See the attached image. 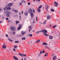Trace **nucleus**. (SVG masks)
Returning <instances> with one entry per match:
<instances>
[{
	"instance_id": "nucleus-1",
	"label": "nucleus",
	"mask_w": 60,
	"mask_h": 60,
	"mask_svg": "<svg viewBox=\"0 0 60 60\" xmlns=\"http://www.w3.org/2000/svg\"><path fill=\"white\" fill-rule=\"evenodd\" d=\"M40 32H43V33L44 35L46 36H49V35L48 34H47L44 33V30H41L39 31H37L36 32V34H38Z\"/></svg>"
},
{
	"instance_id": "nucleus-2",
	"label": "nucleus",
	"mask_w": 60,
	"mask_h": 60,
	"mask_svg": "<svg viewBox=\"0 0 60 60\" xmlns=\"http://www.w3.org/2000/svg\"><path fill=\"white\" fill-rule=\"evenodd\" d=\"M13 5V4L9 3L7 5V10H11V8H10L11 6Z\"/></svg>"
},
{
	"instance_id": "nucleus-3",
	"label": "nucleus",
	"mask_w": 60,
	"mask_h": 60,
	"mask_svg": "<svg viewBox=\"0 0 60 60\" xmlns=\"http://www.w3.org/2000/svg\"><path fill=\"white\" fill-rule=\"evenodd\" d=\"M10 29L11 30H13L14 31L16 30V28H15L14 27H10Z\"/></svg>"
},
{
	"instance_id": "nucleus-4",
	"label": "nucleus",
	"mask_w": 60,
	"mask_h": 60,
	"mask_svg": "<svg viewBox=\"0 0 60 60\" xmlns=\"http://www.w3.org/2000/svg\"><path fill=\"white\" fill-rule=\"evenodd\" d=\"M55 6L56 7H57V5H58V4L56 2H54Z\"/></svg>"
},
{
	"instance_id": "nucleus-5",
	"label": "nucleus",
	"mask_w": 60,
	"mask_h": 60,
	"mask_svg": "<svg viewBox=\"0 0 60 60\" xmlns=\"http://www.w3.org/2000/svg\"><path fill=\"white\" fill-rule=\"evenodd\" d=\"M22 25L21 24H20L19 26L17 28L18 30H20V29H21V27Z\"/></svg>"
},
{
	"instance_id": "nucleus-6",
	"label": "nucleus",
	"mask_w": 60,
	"mask_h": 60,
	"mask_svg": "<svg viewBox=\"0 0 60 60\" xmlns=\"http://www.w3.org/2000/svg\"><path fill=\"white\" fill-rule=\"evenodd\" d=\"M2 48L3 49H6V45L5 44H4L2 46Z\"/></svg>"
},
{
	"instance_id": "nucleus-7",
	"label": "nucleus",
	"mask_w": 60,
	"mask_h": 60,
	"mask_svg": "<svg viewBox=\"0 0 60 60\" xmlns=\"http://www.w3.org/2000/svg\"><path fill=\"white\" fill-rule=\"evenodd\" d=\"M29 32H30V31L32 30V26H29Z\"/></svg>"
},
{
	"instance_id": "nucleus-8",
	"label": "nucleus",
	"mask_w": 60,
	"mask_h": 60,
	"mask_svg": "<svg viewBox=\"0 0 60 60\" xmlns=\"http://www.w3.org/2000/svg\"><path fill=\"white\" fill-rule=\"evenodd\" d=\"M13 58L15 60H18V58L16 57L15 56H14L13 57Z\"/></svg>"
},
{
	"instance_id": "nucleus-9",
	"label": "nucleus",
	"mask_w": 60,
	"mask_h": 60,
	"mask_svg": "<svg viewBox=\"0 0 60 60\" xmlns=\"http://www.w3.org/2000/svg\"><path fill=\"white\" fill-rule=\"evenodd\" d=\"M45 8L46 9L47 11H48V9L49 8V7H48V6H45Z\"/></svg>"
},
{
	"instance_id": "nucleus-10",
	"label": "nucleus",
	"mask_w": 60,
	"mask_h": 60,
	"mask_svg": "<svg viewBox=\"0 0 60 60\" xmlns=\"http://www.w3.org/2000/svg\"><path fill=\"white\" fill-rule=\"evenodd\" d=\"M18 55H19V56H23V54H22L21 53H18Z\"/></svg>"
},
{
	"instance_id": "nucleus-11",
	"label": "nucleus",
	"mask_w": 60,
	"mask_h": 60,
	"mask_svg": "<svg viewBox=\"0 0 60 60\" xmlns=\"http://www.w3.org/2000/svg\"><path fill=\"white\" fill-rule=\"evenodd\" d=\"M56 56H55L53 57V60H56Z\"/></svg>"
},
{
	"instance_id": "nucleus-12",
	"label": "nucleus",
	"mask_w": 60,
	"mask_h": 60,
	"mask_svg": "<svg viewBox=\"0 0 60 60\" xmlns=\"http://www.w3.org/2000/svg\"><path fill=\"white\" fill-rule=\"evenodd\" d=\"M42 44H43V45H48V44L47 43H46L45 42L43 43H42Z\"/></svg>"
},
{
	"instance_id": "nucleus-13",
	"label": "nucleus",
	"mask_w": 60,
	"mask_h": 60,
	"mask_svg": "<svg viewBox=\"0 0 60 60\" xmlns=\"http://www.w3.org/2000/svg\"><path fill=\"white\" fill-rule=\"evenodd\" d=\"M51 18V17L50 16H48L47 18V19H50Z\"/></svg>"
},
{
	"instance_id": "nucleus-14",
	"label": "nucleus",
	"mask_w": 60,
	"mask_h": 60,
	"mask_svg": "<svg viewBox=\"0 0 60 60\" xmlns=\"http://www.w3.org/2000/svg\"><path fill=\"white\" fill-rule=\"evenodd\" d=\"M37 10L38 12H40L41 11V10H40V9L39 8H38Z\"/></svg>"
},
{
	"instance_id": "nucleus-15",
	"label": "nucleus",
	"mask_w": 60,
	"mask_h": 60,
	"mask_svg": "<svg viewBox=\"0 0 60 60\" xmlns=\"http://www.w3.org/2000/svg\"><path fill=\"white\" fill-rule=\"evenodd\" d=\"M31 16L32 18L34 17V14L32 12L31 13Z\"/></svg>"
},
{
	"instance_id": "nucleus-16",
	"label": "nucleus",
	"mask_w": 60,
	"mask_h": 60,
	"mask_svg": "<svg viewBox=\"0 0 60 60\" xmlns=\"http://www.w3.org/2000/svg\"><path fill=\"white\" fill-rule=\"evenodd\" d=\"M44 33H45V34H46L48 32H47V31L45 29H44Z\"/></svg>"
},
{
	"instance_id": "nucleus-17",
	"label": "nucleus",
	"mask_w": 60,
	"mask_h": 60,
	"mask_svg": "<svg viewBox=\"0 0 60 60\" xmlns=\"http://www.w3.org/2000/svg\"><path fill=\"white\" fill-rule=\"evenodd\" d=\"M40 42V40H38V41H37L36 42V43H39V42Z\"/></svg>"
},
{
	"instance_id": "nucleus-18",
	"label": "nucleus",
	"mask_w": 60,
	"mask_h": 60,
	"mask_svg": "<svg viewBox=\"0 0 60 60\" xmlns=\"http://www.w3.org/2000/svg\"><path fill=\"white\" fill-rule=\"evenodd\" d=\"M15 22L16 23V24H18V23H19V21H15Z\"/></svg>"
},
{
	"instance_id": "nucleus-19",
	"label": "nucleus",
	"mask_w": 60,
	"mask_h": 60,
	"mask_svg": "<svg viewBox=\"0 0 60 60\" xmlns=\"http://www.w3.org/2000/svg\"><path fill=\"white\" fill-rule=\"evenodd\" d=\"M49 38L50 39H52L53 38V37L51 36H49Z\"/></svg>"
},
{
	"instance_id": "nucleus-20",
	"label": "nucleus",
	"mask_w": 60,
	"mask_h": 60,
	"mask_svg": "<svg viewBox=\"0 0 60 60\" xmlns=\"http://www.w3.org/2000/svg\"><path fill=\"white\" fill-rule=\"evenodd\" d=\"M26 34V33L25 32H23L22 33V35H24V34Z\"/></svg>"
},
{
	"instance_id": "nucleus-21",
	"label": "nucleus",
	"mask_w": 60,
	"mask_h": 60,
	"mask_svg": "<svg viewBox=\"0 0 60 60\" xmlns=\"http://www.w3.org/2000/svg\"><path fill=\"white\" fill-rule=\"evenodd\" d=\"M13 11H14L16 13H17V12H18V10H14Z\"/></svg>"
},
{
	"instance_id": "nucleus-22",
	"label": "nucleus",
	"mask_w": 60,
	"mask_h": 60,
	"mask_svg": "<svg viewBox=\"0 0 60 60\" xmlns=\"http://www.w3.org/2000/svg\"><path fill=\"white\" fill-rule=\"evenodd\" d=\"M8 40L9 41H13V40H11V39H9V38H8Z\"/></svg>"
},
{
	"instance_id": "nucleus-23",
	"label": "nucleus",
	"mask_w": 60,
	"mask_h": 60,
	"mask_svg": "<svg viewBox=\"0 0 60 60\" xmlns=\"http://www.w3.org/2000/svg\"><path fill=\"white\" fill-rule=\"evenodd\" d=\"M29 12L30 13H32V10L31 9H30L29 10Z\"/></svg>"
},
{
	"instance_id": "nucleus-24",
	"label": "nucleus",
	"mask_w": 60,
	"mask_h": 60,
	"mask_svg": "<svg viewBox=\"0 0 60 60\" xmlns=\"http://www.w3.org/2000/svg\"><path fill=\"white\" fill-rule=\"evenodd\" d=\"M56 27V25H55L52 28H55Z\"/></svg>"
},
{
	"instance_id": "nucleus-25",
	"label": "nucleus",
	"mask_w": 60,
	"mask_h": 60,
	"mask_svg": "<svg viewBox=\"0 0 60 60\" xmlns=\"http://www.w3.org/2000/svg\"><path fill=\"white\" fill-rule=\"evenodd\" d=\"M48 53H46L45 54V56H48Z\"/></svg>"
},
{
	"instance_id": "nucleus-26",
	"label": "nucleus",
	"mask_w": 60,
	"mask_h": 60,
	"mask_svg": "<svg viewBox=\"0 0 60 60\" xmlns=\"http://www.w3.org/2000/svg\"><path fill=\"white\" fill-rule=\"evenodd\" d=\"M55 54H52V57H54V56H55Z\"/></svg>"
},
{
	"instance_id": "nucleus-27",
	"label": "nucleus",
	"mask_w": 60,
	"mask_h": 60,
	"mask_svg": "<svg viewBox=\"0 0 60 60\" xmlns=\"http://www.w3.org/2000/svg\"><path fill=\"white\" fill-rule=\"evenodd\" d=\"M7 7H6L5 8H4V11H6L7 10V9H6V8Z\"/></svg>"
},
{
	"instance_id": "nucleus-28",
	"label": "nucleus",
	"mask_w": 60,
	"mask_h": 60,
	"mask_svg": "<svg viewBox=\"0 0 60 60\" xmlns=\"http://www.w3.org/2000/svg\"><path fill=\"white\" fill-rule=\"evenodd\" d=\"M51 11H52V12H53V11H54V9H51Z\"/></svg>"
},
{
	"instance_id": "nucleus-29",
	"label": "nucleus",
	"mask_w": 60,
	"mask_h": 60,
	"mask_svg": "<svg viewBox=\"0 0 60 60\" xmlns=\"http://www.w3.org/2000/svg\"><path fill=\"white\" fill-rule=\"evenodd\" d=\"M25 15L26 16H27L28 15V13H24Z\"/></svg>"
},
{
	"instance_id": "nucleus-30",
	"label": "nucleus",
	"mask_w": 60,
	"mask_h": 60,
	"mask_svg": "<svg viewBox=\"0 0 60 60\" xmlns=\"http://www.w3.org/2000/svg\"><path fill=\"white\" fill-rule=\"evenodd\" d=\"M42 7V5H41L39 7H38V8H39V9H40V8H41Z\"/></svg>"
},
{
	"instance_id": "nucleus-31",
	"label": "nucleus",
	"mask_w": 60,
	"mask_h": 60,
	"mask_svg": "<svg viewBox=\"0 0 60 60\" xmlns=\"http://www.w3.org/2000/svg\"><path fill=\"white\" fill-rule=\"evenodd\" d=\"M25 39H26V38L25 37L23 38H22V40H25Z\"/></svg>"
},
{
	"instance_id": "nucleus-32",
	"label": "nucleus",
	"mask_w": 60,
	"mask_h": 60,
	"mask_svg": "<svg viewBox=\"0 0 60 60\" xmlns=\"http://www.w3.org/2000/svg\"><path fill=\"white\" fill-rule=\"evenodd\" d=\"M18 48V46H14V48Z\"/></svg>"
},
{
	"instance_id": "nucleus-33",
	"label": "nucleus",
	"mask_w": 60,
	"mask_h": 60,
	"mask_svg": "<svg viewBox=\"0 0 60 60\" xmlns=\"http://www.w3.org/2000/svg\"><path fill=\"white\" fill-rule=\"evenodd\" d=\"M15 43H19V41H15Z\"/></svg>"
},
{
	"instance_id": "nucleus-34",
	"label": "nucleus",
	"mask_w": 60,
	"mask_h": 60,
	"mask_svg": "<svg viewBox=\"0 0 60 60\" xmlns=\"http://www.w3.org/2000/svg\"><path fill=\"white\" fill-rule=\"evenodd\" d=\"M15 17H16V18H18V15H15Z\"/></svg>"
},
{
	"instance_id": "nucleus-35",
	"label": "nucleus",
	"mask_w": 60,
	"mask_h": 60,
	"mask_svg": "<svg viewBox=\"0 0 60 60\" xmlns=\"http://www.w3.org/2000/svg\"><path fill=\"white\" fill-rule=\"evenodd\" d=\"M26 56V55L25 54H23V56Z\"/></svg>"
},
{
	"instance_id": "nucleus-36",
	"label": "nucleus",
	"mask_w": 60,
	"mask_h": 60,
	"mask_svg": "<svg viewBox=\"0 0 60 60\" xmlns=\"http://www.w3.org/2000/svg\"><path fill=\"white\" fill-rule=\"evenodd\" d=\"M7 16L8 17H9L10 16V15H9L8 14H7Z\"/></svg>"
},
{
	"instance_id": "nucleus-37",
	"label": "nucleus",
	"mask_w": 60,
	"mask_h": 60,
	"mask_svg": "<svg viewBox=\"0 0 60 60\" xmlns=\"http://www.w3.org/2000/svg\"><path fill=\"white\" fill-rule=\"evenodd\" d=\"M42 51H40V54L41 55V53H42Z\"/></svg>"
},
{
	"instance_id": "nucleus-38",
	"label": "nucleus",
	"mask_w": 60,
	"mask_h": 60,
	"mask_svg": "<svg viewBox=\"0 0 60 60\" xmlns=\"http://www.w3.org/2000/svg\"><path fill=\"white\" fill-rule=\"evenodd\" d=\"M30 37H32V34H30Z\"/></svg>"
},
{
	"instance_id": "nucleus-39",
	"label": "nucleus",
	"mask_w": 60,
	"mask_h": 60,
	"mask_svg": "<svg viewBox=\"0 0 60 60\" xmlns=\"http://www.w3.org/2000/svg\"><path fill=\"white\" fill-rule=\"evenodd\" d=\"M6 37H7L8 38V36L7 34H6Z\"/></svg>"
},
{
	"instance_id": "nucleus-40",
	"label": "nucleus",
	"mask_w": 60,
	"mask_h": 60,
	"mask_svg": "<svg viewBox=\"0 0 60 60\" xmlns=\"http://www.w3.org/2000/svg\"><path fill=\"white\" fill-rule=\"evenodd\" d=\"M42 52L43 53H45V51L44 50H43Z\"/></svg>"
},
{
	"instance_id": "nucleus-41",
	"label": "nucleus",
	"mask_w": 60,
	"mask_h": 60,
	"mask_svg": "<svg viewBox=\"0 0 60 60\" xmlns=\"http://www.w3.org/2000/svg\"><path fill=\"white\" fill-rule=\"evenodd\" d=\"M13 51H15V52L16 51L15 50V49H13Z\"/></svg>"
},
{
	"instance_id": "nucleus-42",
	"label": "nucleus",
	"mask_w": 60,
	"mask_h": 60,
	"mask_svg": "<svg viewBox=\"0 0 60 60\" xmlns=\"http://www.w3.org/2000/svg\"><path fill=\"white\" fill-rule=\"evenodd\" d=\"M46 24V23L45 22H44L43 23V25H45V24Z\"/></svg>"
},
{
	"instance_id": "nucleus-43",
	"label": "nucleus",
	"mask_w": 60,
	"mask_h": 60,
	"mask_svg": "<svg viewBox=\"0 0 60 60\" xmlns=\"http://www.w3.org/2000/svg\"><path fill=\"white\" fill-rule=\"evenodd\" d=\"M28 5H30V3H28Z\"/></svg>"
},
{
	"instance_id": "nucleus-44",
	"label": "nucleus",
	"mask_w": 60,
	"mask_h": 60,
	"mask_svg": "<svg viewBox=\"0 0 60 60\" xmlns=\"http://www.w3.org/2000/svg\"><path fill=\"white\" fill-rule=\"evenodd\" d=\"M45 48H48V46H47L46 45H45Z\"/></svg>"
},
{
	"instance_id": "nucleus-45",
	"label": "nucleus",
	"mask_w": 60,
	"mask_h": 60,
	"mask_svg": "<svg viewBox=\"0 0 60 60\" xmlns=\"http://www.w3.org/2000/svg\"><path fill=\"white\" fill-rule=\"evenodd\" d=\"M33 23H35V21H33Z\"/></svg>"
},
{
	"instance_id": "nucleus-46",
	"label": "nucleus",
	"mask_w": 60,
	"mask_h": 60,
	"mask_svg": "<svg viewBox=\"0 0 60 60\" xmlns=\"http://www.w3.org/2000/svg\"><path fill=\"white\" fill-rule=\"evenodd\" d=\"M20 5H22V3H20V4H19Z\"/></svg>"
},
{
	"instance_id": "nucleus-47",
	"label": "nucleus",
	"mask_w": 60,
	"mask_h": 60,
	"mask_svg": "<svg viewBox=\"0 0 60 60\" xmlns=\"http://www.w3.org/2000/svg\"><path fill=\"white\" fill-rule=\"evenodd\" d=\"M6 19V20H9V19L8 18H7Z\"/></svg>"
},
{
	"instance_id": "nucleus-48",
	"label": "nucleus",
	"mask_w": 60,
	"mask_h": 60,
	"mask_svg": "<svg viewBox=\"0 0 60 60\" xmlns=\"http://www.w3.org/2000/svg\"><path fill=\"white\" fill-rule=\"evenodd\" d=\"M33 12H34V13H35V11H34V10L33 11Z\"/></svg>"
},
{
	"instance_id": "nucleus-49",
	"label": "nucleus",
	"mask_w": 60,
	"mask_h": 60,
	"mask_svg": "<svg viewBox=\"0 0 60 60\" xmlns=\"http://www.w3.org/2000/svg\"><path fill=\"white\" fill-rule=\"evenodd\" d=\"M7 11V12H8L7 13H8L9 14V13H10V12H9L8 11Z\"/></svg>"
},
{
	"instance_id": "nucleus-50",
	"label": "nucleus",
	"mask_w": 60,
	"mask_h": 60,
	"mask_svg": "<svg viewBox=\"0 0 60 60\" xmlns=\"http://www.w3.org/2000/svg\"><path fill=\"white\" fill-rule=\"evenodd\" d=\"M24 2V0H22V2H21L22 3H23V2Z\"/></svg>"
},
{
	"instance_id": "nucleus-51",
	"label": "nucleus",
	"mask_w": 60,
	"mask_h": 60,
	"mask_svg": "<svg viewBox=\"0 0 60 60\" xmlns=\"http://www.w3.org/2000/svg\"><path fill=\"white\" fill-rule=\"evenodd\" d=\"M37 18H38L37 17H36V21H37Z\"/></svg>"
},
{
	"instance_id": "nucleus-52",
	"label": "nucleus",
	"mask_w": 60,
	"mask_h": 60,
	"mask_svg": "<svg viewBox=\"0 0 60 60\" xmlns=\"http://www.w3.org/2000/svg\"><path fill=\"white\" fill-rule=\"evenodd\" d=\"M24 60H26V59L25 58H24Z\"/></svg>"
},
{
	"instance_id": "nucleus-53",
	"label": "nucleus",
	"mask_w": 60,
	"mask_h": 60,
	"mask_svg": "<svg viewBox=\"0 0 60 60\" xmlns=\"http://www.w3.org/2000/svg\"><path fill=\"white\" fill-rule=\"evenodd\" d=\"M23 3H26V1L24 0Z\"/></svg>"
},
{
	"instance_id": "nucleus-54",
	"label": "nucleus",
	"mask_w": 60,
	"mask_h": 60,
	"mask_svg": "<svg viewBox=\"0 0 60 60\" xmlns=\"http://www.w3.org/2000/svg\"><path fill=\"white\" fill-rule=\"evenodd\" d=\"M38 56H40V55H41V54H40H40H38Z\"/></svg>"
},
{
	"instance_id": "nucleus-55",
	"label": "nucleus",
	"mask_w": 60,
	"mask_h": 60,
	"mask_svg": "<svg viewBox=\"0 0 60 60\" xmlns=\"http://www.w3.org/2000/svg\"><path fill=\"white\" fill-rule=\"evenodd\" d=\"M8 22H10V21L9 20H8Z\"/></svg>"
},
{
	"instance_id": "nucleus-56",
	"label": "nucleus",
	"mask_w": 60,
	"mask_h": 60,
	"mask_svg": "<svg viewBox=\"0 0 60 60\" xmlns=\"http://www.w3.org/2000/svg\"><path fill=\"white\" fill-rule=\"evenodd\" d=\"M50 26L51 27L52 26V25H51V24H50Z\"/></svg>"
},
{
	"instance_id": "nucleus-57",
	"label": "nucleus",
	"mask_w": 60,
	"mask_h": 60,
	"mask_svg": "<svg viewBox=\"0 0 60 60\" xmlns=\"http://www.w3.org/2000/svg\"><path fill=\"white\" fill-rule=\"evenodd\" d=\"M23 11H22V14H23Z\"/></svg>"
},
{
	"instance_id": "nucleus-58",
	"label": "nucleus",
	"mask_w": 60,
	"mask_h": 60,
	"mask_svg": "<svg viewBox=\"0 0 60 60\" xmlns=\"http://www.w3.org/2000/svg\"><path fill=\"white\" fill-rule=\"evenodd\" d=\"M19 15H20V14H21V13H19Z\"/></svg>"
},
{
	"instance_id": "nucleus-59",
	"label": "nucleus",
	"mask_w": 60,
	"mask_h": 60,
	"mask_svg": "<svg viewBox=\"0 0 60 60\" xmlns=\"http://www.w3.org/2000/svg\"><path fill=\"white\" fill-rule=\"evenodd\" d=\"M46 22V20H45V22Z\"/></svg>"
},
{
	"instance_id": "nucleus-60",
	"label": "nucleus",
	"mask_w": 60,
	"mask_h": 60,
	"mask_svg": "<svg viewBox=\"0 0 60 60\" xmlns=\"http://www.w3.org/2000/svg\"><path fill=\"white\" fill-rule=\"evenodd\" d=\"M28 36H29V37L30 36V34Z\"/></svg>"
},
{
	"instance_id": "nucleus-61",
	"label": "nucleus",
	"mask_w": 60,
	"mask_h": 60,
	"mask_svg": "<svg viewBox=\"0 0 60 60\" xmlns=\"http://www.w3.org/2000/svg\"><path fill=\"white\" fill-rule=\"evenodd\" d=\"M1 10H1V9H0V11H1Z\"/></svg>"
},
{
	"instance_id": "nucleus-62",
	"label": "nucleus",
	"mask_w": 60,
	"mask_h": 60,
	"mask_svg": "<svg viewBox=\"0 0 60 60\" xmlns=\"http://www.w3.org/2000/svg\"><path fill=\"white\" fill-rule=\"evenodd\" d=\"M38 1H40V0H38Z\"/></svg>"
},
{
	"instance_id": "nucleus-63",
	"label": "nucleus",
	"mask_w": 60,
	"mask_h": 60,
	"mask_svg": "<svg viewBox=\"0 0 60 60\" xmlns=\"http://www.w3.org/2000/svg\"><path fill=\"white\" fill-rule=\"evenodd\" d=\"M35 1V0H33V1Z\"/></svg>"
},
{
	"instance_id": "nucleus-64",
	"label": "nucleus",
	"mask_w": 60,
	"mask_h": 60,
	"mask_svg": "<svg viewBox=\"0 0 60 60\" xmlns=\"http://www.w3.org/2000/svg\"><path fill=\"white\" fill-rule=\"evenodd\" d=\"M58 60H60V59H58Z\"/></svg>"
}]
</instances>
